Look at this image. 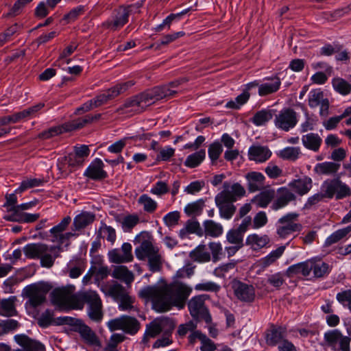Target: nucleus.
I'll return each mask as SVG.
<instances>
[{
    "instance_id": "obj_1",
    "label": "nucleus",
    "mask_w": 351,
    "mask_h": 351,
    "mask_svg": "<svg viewBox=\"0 0 351 351\" xmlns=\"http://www.w3.org/2000/svg\"><path fill=\"white\" fill-rule=\"evenodd\" d=\"M71 221L69 216L64 217L56 226L50 229L49 232H39L38 237L54 243L47 245L43 243H32L25 245L23 251L25 256L32 260H40V263H53L60 257L64 251L63 245H69L70 239L75 234L64 232Z\"/></svg>"
},
{
    "instance_id": "obj_2",
    "label": "nucleus",
    "mask_w": 351,
    "mask_h": 351,
    "mask_svg": "<svg viewBox=\"0 0 351 351\" xmlns=\"http://www.w3.org/2000/svg\"><path fill=\"white\" fill-rule=\"evenodd\" d=\"M191 292V287L174 281L161 286H147L139 291L138 295L141 298L151 300L153 308L156 312L164 313L173 306L183 308Z\"/></svg>"
},
{
    "instance_id": "obj_3",
    "label": "nucleus",
    "mask_w": 351,
    "mask_h": 351,
    "mask_svg": "<svg viewBox=\"0 0 351 351\" xmlns=\"http://www.w3.org/2000/svg\"><path fill=\"white\" fill-rule=\"evenodd\" d=\"M176 94V90H171L166 86H156L127 99L124 104L116 110V112L128 117L139 114L157 101L172 97Z\"/></svg>"
},
{
    "instance_id": "obj_4",
    "label": "nucleus",
    "mask_w": 351,
    "mask_h": 351,
    "mask_svg": "<svg viewBox=\"0 0 351 351\" xmlns=\"http://www.w3.org/2000/svg\"><path fill=\"white\" fill-rule=\"evenodd\" d=\"M223 190L215 196V202L219 208L220 217L230 219L236 211V206L233 202L244 196L245 190L239 183L230 185L228 182L223 183Z\"/></svg>"
},
{
    "instance_id": "obj_5",
    "label": "nucleus",
    "mask_w": 351,
    "mask_h": 351,
    "mask_svg": "<svg viewBox=\"0 0 351 351\" xmlns=\"http://www.w3.org/2000/svg\"><path fill=\"white\" fill-rule=\"evenodd\" d=\"M350 187L342 182L339 178L328 179L321 186V192L309 197L304 204V208L309 209L322 202L324 199H332L335 195L341 199L350 195Z\"/></svg>"
},
{
    "instance_id": "obj_6",
    "label": "nucleus",
    "mask_w": 351,
    "mask_h": 351,
    "mask_svg": "<svg viewBox=\"0 0 351 351\" xmlns=\"http://www.w3.org/2000/svg\"><path fill=\"white\" fill-rule=\"evenodd\" d=\"M152 237L146 231L137 234L134 240V245H137L134 250L136 258L140 261H148V263H162L164 260L158 246L152 242Z\"/></svg>"
},
{
    "instance_id": "obj_7",
    "label": "nucleus",
    "mask_w": 351,
    "mask_h": 351,
    "mask_svg": "<svg viewBox=\"0 0 351 351\" xmlns=\"http://www.w3.org/2000/svg\"><path fill=\"white\" fill-rule=\"evenodd\" d=\"M53 325H69L72 326V330L78 332L81 337L90 345H99V341L96 334L91 330V328L86 325L80 319H75L69 316L58 317L54 318Z\"/></svg>"
},
{
    "instance_id": "obj_8",
    "label": "nucleus",
    "mask_w": 351,
    "mask_h": 351,
    "mask_svg": "<svg viewBox=\"0 0 351 351\" xmlns=\"http://www.w3.org/2000/svg\"><path fill=\"white\" fill-rule=\"evenodd\" d=\"M102 114H87L84 117H80L69 122H66L61 125L54 126L49 128L41 134V137L45 139L51 138L65 132H71L75 130L80 129L88 123H92L101 119Z\"/></svg>"
},
{
    "instance_id": "obj_9",
    "label": "nucleus",
    "mask_w": 351,
    "mask_h": 351,
    "mask_svg": "<svg viewBox=\"0 0 351 351\" xmlns=\"http://www.w3.org/2000/svg\"><path fill=\"white\" fill-rule=\"evenodd\" d=\"M208 298V295L202 294L193 297L189 301L188 308L190 315L196 322L204 321L206 324H211L212 316L205 305V301Z\"/></svg>"
},
{
    "instance_id": "obj_10",
    "label": "nucleus",
    "mask_w": 351,
    "mask_h": 351,
    "mask_svg": "<svg viewBox=\"0 0 351 351\" xmlns=\"http://www.w3.org/2000/svg\"><path fill=\"white\" fill-rule=\"evenodd\" d=\"M299 215L289 213L280 217L276 223V232L280 239H287L296 232H300L302 226L298 223Z\"/></svg>"
},
{
    "instance_id": "obj_11",
    "label": "nucleus",
    "mask_w": 351,
    "mask_h": 351,
    "mask_svg": "<svg viewBox=\"0 0 351 351\" xmlns=\"http://www.w3.org/2000/svg\"><path fill=\"white\" fill-rule=\"evenodd\" d=\"M132 8V5L120 6L113 12L109 19L101 24L102 27L112 32L120 29L128 22Z\"/></svg>"
},
{
    "instance_id": "obj_12",
    "label": "nucleus",
    "mask_w": 351,
    "mask_h": 351,
    "mask_svg": "<svg viewBox=\"0 0 351 351\" xmlns=\"http://www.w3.org/2000/svg\"><path fill=\"white\" fill-rule=\"evenodd\" d=\"M134 84L135 82L132 80L120 83L97 95L93 99L95 107H99L114 99L119 95L124 93L127 90L134 85Z\"/></svg>"
},
{
    "instance_id": "obj_13",
    "label": "nucleus",
    "mask_w": 351,
    "mask_h": 351,
    "mask_svg": "<svg viewBox=\"0 0 351 351\" xmlns=\"http://www.w3.org/2000/svg\"><path fill=\"white\" fill-rule=\"evenodd\" d=\"M109 261L112 263H125L133 261L132 246L125 242L120 248H114L108 253Z\"/></svg>"
},
{
    "instance_id": "obj_14",
    "label": "nucleus",
    "mask_w": 351,
    "mask_h": 351,
    "mask_svg": "<svg viewBox=\"0 0 351 351\" xmlns=\"http://www.w3.org/2000/svg\"><path fill=\"white\" fill-rule=\"evenodd\" d=\"M296 112L291 108H285L276 115L274 123L277 128L288 132L297 124Z\"/></svg>"
},
{
    "instance_id": "obj_15",
    "label": "nucleus",
    "mask_w": 351,
    "mask_h": 351,
    "mask_svg": "<svg viewBox=\"0 0 351 351\" xmlns=\"http://www.w3.org/2000/svg\"><path fill=\"white\" fill-rule=\"evenodd\" d=\"M329 101L324 98L323 91L320 89H313L308 94V106L311 108L320 106L319 115L326 117L329 113Z\"/></svg>"
},
{
    "instance_id": "obj_16",
    "label": "nucleus",
    "mask_w": 351,
    "mask_h": 351,
    "mask_svg": "<svg viewBox=\"0 0 351 351\" xmlns=\"http://www.w3.org/2000/svg\"><path fill=\"white\" fill-rule=\"evenodd\" d=\"M232 288L238 300L245 302H252L255 299V289L252 285H247L240 280L232 282Z\"/></svg>"
},
{
    "instance_id": "obj_17",
    "label": "nucleus",
    "mask_w": 351,
    "mask_h": 351,
    "mask_svg": "<svg viewBox=\"0 0 351 351\" xmlns=\"http://www.w3.org/2000/svg\"><path fill=\"white\" fill-rule=\"evenodd\" d=\"M286 335V327L271 324L265 331V342L267 346L274 347L285 338Z\"/></svg>"
},
{
    "instance_id": "obj_18",
    "label": "nucleus",
    "mask_w": 351,
    "mask_h": 351,
    "mask_svg": "<svg viewBox=\"0 0 351 351\" xmlns=\"http://www.w3.org/2000/svg\"><path fill=\"white\" fill-rule=\"evenodd\" d=\"M265 82L258 86V93L261 97H265L278 92L281 86V80L275 75L265 78Z\"/></svg>"
},
{
    "instance_id": "obj_19",
    "label": "nucleus",
    "mask_w": 351,
    "mask_h": 351,
    "mask_svg": "<svg viewBox=\"0 0 351 351\" xmlns=\"http://www.w3.org/2000/svg\"><path fill=\"white\" fill-rule=\"evenodd\" d=\"M104 165L99 158L95 159L86 169L84 175L93 180H101L108 177V173L104 170Z\"/></svg>"
},
{
    "instance_id": "obj_20",
    "label": "nucleus",
    "mask_w": 351,
    "mask_h": 351,
    "mask_svg": "<svg viewBox=\"0 0 351 351\" xmlns=\"http://www.w3.org/2000/svg\"><path fill=\"white\" fill-rule=\"evenodd\" d=\"M296 199L295 195L286 187L278 189V196L271 206L274 210H278L287 206L291 202Z\"/></svg>"
},
{
    "instance_id": "obj_21",
    "label": "nucleus",
    "mask_w": 351,
    "mask_h": 351,
    "mask_svg": "<svg viewBox=\"0 0 351 351\" xmlns=\"http://www.w3.org/2000/svg\"><path fill=\"white\" fill-rule=\"evenodd\" d=\"M14 340L25 351H46L45 346L43 343L33 339L25 334L15 335Z\"/></svg>"
},
{
    "instance_id": "obj_22",
    "label": "nucleus",
    "mask_w": 351,
    "mask_h": 351,
    "mask_svg": "<svg viewBox=\"0 0 351 351\" xmlns=\"http://www.w3.org/2000/svg\"><path fill=\"white\" fill-rule=\"evenodd\" d=\"M247 190L250 193L261 191L265 188V177L260 172L252 171L246 174Z\"/></svg>"
},
{
    "instance_id": "obj_23",
    "label": "nucleus",
    "mask_w": 351,
    "mask_h": 351,
    "mask_svg": "<svg viewBox=\"0 0 351 351\" xmlns=\"http://www.w3.org/2000/svg\"><path fill=\"white\" fill-rule=\"evenodd\" d=\"M90 154V149L87 145H82L75 147V154H69L68 157H64V160L69 166L75 167L82 165L84 158Z\"/></svg>"
},
{
    "instance_id": "obj_24",
    "label": "nucleus",
    "mask_w": 351,
    "mask_h": 351,
    "mask_svg": "<svg viewBox=\"0 0 351 351\" xmlns=\"http://www.w3.org/2000/svg\"><path fill=\"white\" fill-rule=\"evenodd\" d=\"M313 181L309 177L304 176L302 178L290 182L288 186L299 195H306L312 188Z\"/></svg>"
},
{
    "instance_id": "obj_25",
    "label": "nucleus",
    "mask_w": 351,
    "mask_h": 351,
    "mask_svg": "<svg viewBox=\"0 0 351 351\" xmlns=\"http://www.w3.org/2000/svg\"><path fill=\"white\" fill-rule=\"evenodd\" d=\"M249 158L258 162H263L268 160L271 156V151L265 146H252L248 151Z\"/></svg>"
},
{
    "instance_id": "obj_26",
    "label": "nucleus",
    "mask_w": 351,
    "mask_h": 351,
    "mask_svg": "<svg viewBox=\"0 0 351 351\" xmlns=\"http://www.w3.org/2000/svg\"><path fill=\"white\" fill-rule=\"evenodd\" d=\"M275 191L274 189H267L261 191L255 195L251 200L258 208H266L274 199Z\"/></svg>"
},
{
    "instance_id": "obj_27",
    "label": "nucleus",
    "mask_w": 351,
    "mask_h": 351,
    "mask_svg": "<svg viewBox=\"0 0 351 351\" xmlns=\"http://www.w3.org/2000/svg\"><path fill=\"white\" fill-rule=\"evenodd\" d=\"M189 234H195L199 237H202L204 234L203 229L197 220H188L184 228L179 232V236L182 239L186 238Z\"/></svg>"
},
{
    "instance_id": "obj_28",
    "label": "nucleus",
    "mask_w": 351,
    "mask_h": 351,
    "mask_svg": "<svg viewBox=\"0 0 351 351\" xmlns=\"http://www.w3.org/2000/svg\"><path fill=\"white\" fill-rule=\"evenodd\" d=\"M302 143L305 148L317 152L319 150L322 139L317 133H308L302 136Z\"/></svg>"
},
{
    "instance_id": "obj_29",
    "label": "nucleus",
    "mask_w": 351,
    "mask_h": 351,
    "mask_svg": "<svg viewBox=\"0 0 351 351\" xmlns=\"http://www.w3.org/2000/svg\"><path fill=\"white\" fill-rule=\"evenodd\" d=\"M95 219V215L90 212H82L73 220L75 230H80L91 224Z\"/></svg>"
},
{
    "instance_id": "obj_30",
    "label": "nucleus",
    "mask_w": 351,
    "mask_h": 351,
    "mask_svg": "<svg viewBox=\"0 0 351 351\" xmlns=\"http://www.w3.org/2000/svg\"><path fill=\"white\" fill-rule=\"evenodd\" d=\"M340 166L339 163L324 162L317 164L314 168V171L319 175L331 176L339 171Z\"/></svg>"
},
{
    "instance_id": "obj_31",
    "label": "nucleus",
    "mask_w": 351,
    "mask_h": 351,
    "mask_svg": "<svg viewBox=\"0 0 351 351\" xmlns=\"http://www.w3.org/2000/svg\"><path fill=\"white\" fill-rule=\"evenodd\" d=\"M189 257L193 261L208 262L211 260V255L205 245H199L189 254Z\"/></svg>"
},
{
    "instance_id": "obj_32",
    "label": "nucleus",
    "mask_w": 351,
    "mask_h": 351,
    "mask_svg": "<svg viewBox=\"0 0 351 351\" xmlns=\"http://www.w3.org/2000/svg\"><path fill=\"white\" fill-rule=\"evenodd\" d=\"M141 328L140 322L134 317L123 315V329L126 334L136 335Z\"/></svg>"
},
{
    "instance_id": "obj_33",
    "label": "nucleus",
    "mask_w": 351,
    "mask_h": 351,
    "mask_svg": "<svg viewBox=\"0 0 351 351\" xmlns=\"http://www.w3.org/2000/svg\"><path fill=\"white\" fill-rule=\"evenodd\" d=\"M15 296H10L8 299H3L0 301V315L12 317L16 314L15 308Z\"/></svg>"
},
{
    "instance_id": "obj_34",
    "label": "nucleus",
    "mask_w": 351,
    "mask_h": 351,
    "mask_svg": "<svg viewBox=\"0 0 351 351\" xmlns=\"http://www.w3.org/2000/svg\"><path fill=\"white\" fill-rule=\"evenodd\" d=\"M204 234L211 237H218L223 233V226L213 220H206L203 223Z\"/></svg>"
},
{
    "instance_id": "obj_35",
    "label": "nucleus",
    "mask_w": 351,
    "mask_h": 351,
    "mask_svg": "<svg viewBox=\"0 0 351 351\" xmlns=\"http://www.w3.org/2000/svg\"><path fill=\"white\" fill-rule=\"evenodd\" d=\"M97 237L106 239L108 242L113 245L117 239V234L115 229L112 226H108L104 223H101L97 232Z\"/></svg>"
},
{
    "instance_id": "obj_36",
    "label": "nucleus",
    "mask_w": 351,
    "mask_h": 351,
    "mask_svg": "<svg viewBox=\"0 0 351 351\" xmlns=\"http://www.w3.org/2000/svg\"><path fill=\"white\" fill-rule=\"evenodd\" d=\"M312 271V265H291L287 270L285 275L289 278L294 277L299 274L304 277L308 276Z\"/></svg>"
},
{
    "instance_id": "obj_37",
    "label": "nucleus",
    "mask_w": 351,
    "mask_h": 351,
    "mask_svg": "<svg viewBox=\"0 0 351 351\" xmlns=\"http://www.w3.org/2000/svg\"><path fill=\"white\" fill-rule=\"evenodd\" d=\"M269 243L267 235L260 236L256 234L249 235L246 239L247 245H250L254 250L262 248Z\"/></svg>"
},
{
    "instance_id": "obj_38",
    "label": "nucleus",
    "mask_w": 351,
    "mask_h": 351,
    "mask_svg": "<svg viewBox=\"0 0 351 351\" xmlns=\"http://www.w3.org/2000/svg\"><path fill=\"white\" fill-rule=\"evenodd\" d=\"M351 232V224L344 228L337 230L326 238L324 242L325 247L331 246L346 237Z\"/></svg>"
},
{
    "instance_id": "obj_39",
    "label": "nucleus",
    "mask_w": 351,
    "mask_h": 351,
    "mask_svg": "<svg viewBox=\"0 0 351 351\" xmlns=\"http://www.w3.org/2000/svg\"><path fill=\"white\" fill-rule=\"evenodd\" d=\"M272 110L269 109H263L254 114L253 117L251 119V121L255 125L261 126L265 125L272 119Z\"/></svg>"
},
{
    "instance_id": "obj_40",
    "label": "nucleus",
    "mask_w": 351,
    "mask_h": 351,
    "mask_svg": "<svg viewBox=\"0 0 351 351\" xmlns=\"http://www.w3.org/2000/svg\"><path fill=\"white\" fill-rule=\"evenodd\" d=\"M69 292L67 289L56 288L51 293V300L53 304L64 305L69 298Z\"/></svg>"
},
{
    "instance_id": "obj_41",
    "label": "nucleus",
    "mask_w": 351,
    "mask_h": 351,
    "mask_svg": "<svg viewBox=\"0 0 351 351\" xmlns=\"http://www.w3.org/2000/svg\"><path fill=\"white\" fill-rule=\"evenodd\" d=\"M206 157V152L204 149H200L187 156L184 165L190 168H195L200 165Z\"/></svg>"
},
{
    "instance_id": "obj_42",
    "label": "nucleus",
    "mask_w": 351,
    "mask_h": 351,
    "mask_svg": "<svg viewBox=\"0 0 351 351\" xmlns=\"http://www.w3.org/2000/svg\"><path fill=\"white\" fill-rule=\"evenodd\" d=\"M301 150L300 147H287L280 151L279 156L284 160L295 161L299 158Z\"/></svg>"
},
{
    "instance_id": "obj_43",
    "label": "nucleus",
    "mask_w": 351,
    "mask_h": 351,
    "mask_svg": "<svg viewBox=\"0 0 351 351\" xmlns=\"http://www.w3.org/2000/svg\"><path fill=\"white\" fill-rule=\"evenodd\" d=\"M332 84L334 89L341 95H346L351 91V84L343 78H334Z\"/></svg>"
},
{
    "instance_id": "obj_44",
    "label": "nucleus",
    "mask_w": 351,
    "mask_h": 351,
    "mask_svg": "<svg viewBox=\"0 0 351 351\" xmlns=\"http://www.w3.org/2000/svg\"><path fill=\"white\" fill-rule=\"evenodd\" d=\"M250 94L247 90L243 91L241 94L238 95L234 100H231L226 104L227 108L239 109L241 106L244 105L249 100Z\"/></svg>"
},
{
    "instance_id": "obj_45",
    "label": "nucleus",
    "mask_w": 351,
    "mask_h": 351,
    "mask_svg": "<svg viewBox=\"0 0 351 351\" xmlns=\"http://www.w3.org/2000/svg\"><path fill=\"white\" fill-rule=\"evenodd\" d=\"M113 276L117 279L123 280L126 283H131L134 280L133 274L123 265L114 269Z\"/></svg>"
},
{
    "instance_id": "obj_46",
    "label": "nucleus",
    "mask_w": 351,
    "mask_h": 351,
    "mask_svg": "<svg viewBox=\"0 0 351 351\" xmlns=\"http://www.w3.org/2000/svg\"><path fill=\"white\" fill-rule=\"evenodd\" d=\"M342 337V333L337 329L328 330L324 335L325 342L331 348H335Z\"/></svg>"
},
{
    "instance_id": "obj_47",
    "label": "nucleus",
    "mask_w": 351,
    "mask_h": 351,
    "mask_svg": "<svg viewBox=\"0 0 351 351\" xmlns=\"http://www.w3.org/2000/svg\"><path fill=\"white\" fill-rule=\"evenodd\" d=\"M138 203L143 205L145 211L152 213L157 208V203L147 194H143L138 199Z\"/></svg>"
},
{
    "instance_id": "obj_48",
    "label": "nucleus",
    "mask_w": 351,
    "mask_h": 351,
    "mask_svg": "<svg viewBox=\"0 0 351 351\" xmlns=\"http://www.w3.org/2000/svg\"><path fill=\"white\" fill-rule=\"evenodd\" d=\"M20 326L18 321L12 319L0 322V336L13 332Z\"/></svg>"
},
{
    "instance_id": "obj_49",
    "label": "nucleus",
    "mask_w": 351,
    "mask_h": 351,
    "mask_svg": "<svg viewBox=\"0 0 351 351\" xmlns=\"http://www.w3.org/2000/svg\"><path fill=\"white\" fill-rule=\"evenodd\" d=\"M204 206V201L200 199L188 204L184 208V212L189 216L192 215H199L202 213Z\"/></svg>"
},
{
    "instance_id": "obj_50",
    "label": "nucleus",
    "mask_w": 351,
    "mask_h": 351,
    "mask_svg": "<svg viewBox=\"0 0 351 351\" xmlns=\"http://www.w3.org/2000/svg\"><path fill=\"white\" fill-rule=\"evenodd\" d=\"M226 240L231 244L243 246V234L236 229H231L227 232Z\"/></svg>"
},
{
    "instance_id": "obj_51",
    "label": "nucleus",
    "mask_w": 351,
    "mask_h": 351,
    "mask_svg": "<svg viewBox=\"0 0 351 351\" xmlns=\"http://www.w3.org/2000/svg\"><path fill=\"white\" fill-rule=\"evenodd\" d=\"M222 152L223 147L221 143L219 141H215L209 145L208 153L213 164H214L219 158Z\"/></svg>"
},
{
    "instance_id": "obj_52",
    "label": "nucleus",
    "mask_w": 351,
    "mask_h": 351,
    "mask_svg": "<svg viewBox=\"0 0 351 351\" xmlns=\"http://www.w3.org/2000/svg\"><path fill=\"white\" fill-rule=\"evenodd\" d=\"M53 313L49 309H47L43 312L37 320L38 325L43 328H47L51 325H53Z\"/></svg>"
},
{
    "instance_id": "obj_53",
    "label": "nucleus",
    "mask_w": 351,
    "mask_h": 351,
    "mask_svg": "<svg viewBox=\"0 0 351 351\" xmlns=\"http://www.w3.org/2000/svg\"><path fill=\"white\" fill-rule=\"evenodd\" d=\"M210 253L212 255L211 260L216 263L221 260L222 256L224 255L222 246L219 242H210L208 244Z\"/></svg>"
},
{
    "instance_id": "obj_54",
    "label": "nucleus",
    "mask_w": 351,
    "mask_h": 351,
    "mask_svg": "<svg viewBox=\"0 0 351 351\" xmlns=\"http://www.w3.org/2000/svg\"><path fill=\"white\" fill-rule=\"evenodd\" d=\"M44 183L43 179H38V178H31L28 180H23L20 186L15 190V193H21L25 190L33 188L35 186H39L43 185Z\"/></svg>"
},
{
    "instance_id": "obj_55",
    "label": "nucleus",
    "mask_w": 351,
    "mask_h": 351,
    "mask_svg": "<svg viewBox=\"0 0 351 351\" xmlns=\"http://www.w3.org/2000/svg\"><path fill=\"white\" fill-rule=\"evenodd\" d=\"M159 320L162 334L171 337L176 327V323L173 319L169 317H164Z\"/></svg>"
},
{
    "instance_id": "obj_56",
    "label": "nucleus",
    "mask_w": 351,
    "mask_h": 351,
    "mask_svg": "<svg viewBox=\"0 0 351 351\" xmlns=\"http://www.w3.org/2000/svg\"><path fill=\"white\" fill-rule=\"evenodd\" d=\"M197 323L195 320H190L185 324H180L178 328L177 335L181 338L185 337L188 332L197 328Z\"/></svg>"
},
{
    "instance_id": "obj_57",
    "label": "nucleus",
    "mask_w": 351,
    "mask_h": 351,
    "mask_svg": "<svg viewBox=\"0 0 351 351\" xmlns=\"http://www.w3.org/2000/svg\"><path fill=\"white\" fill-rule=\"evenodd\" d=\"M139 222V218L136 215H128L121 221L122 229L124 232H130Z\"/></svg>"
},
{
    "instance_id": "obj_58",
    "label": "nucleus",
    "mask_w": 351,
    "mask_h": 351,
    "mask_svg": "<svg viewBox=\"0 0 351 351\" xmlns=\"http://www.w3.org/2000/svg\"><path fill=\"white\" fill-rule=\"evenodd\" d=\"M81 300L84 304H88V307L101 301L97 292L92 291L82 292Z\"/></svg>"
},
{
    "instance_id": "obj_59",
    "label": "nucleus",
    "mask_w": 351,
    "mask_h": 351,
    "mask_svg": "<svg viewBox=\"0 0 351 351\" xmlns=\"http://www.w3.org/2000/svg\"><path fill=\"white\" fill-rule=\"evenodd\" d=\"M101 301L88 307L89 317L95 322H99L103 317Z\"/></svg>"
},
{
    "instance_id": "obj_60",
    "label": "nucleus",
    "mask_w": 351,
    "mask_h": 351,
    "mask_svg": "<svg viewBox=\"0 0 351 351\" xmlns=\"http://www.w3.org/2000/svg\"><path fill=\"white\" fill-rule=\"evenodd\" d=\"M29 117L27 113L26 112L25 109L20 111L16 112L12 114L6 116V118L4 119L5 122H10V123H16L21 121H24L29 119Z\"/></svg>"
},
{
    "instance_id": "obj_61",
    "label": "nucleus",
    "mask_w": 351,
    "mask_h": 351,
    "mask_svg": "<svg viewBox=\"0 0 351 351\" xmlns=\"http://www.w3.org/2000/svg\"><path fill=\"white\" fill-rule=\"evenodd\" d=\"M146 335L149 337L154 338L162 332L160 320H154L147 325Z\"/></svg>"
},
{
    "instance_id": "obj_62",
    "label": "nucleus",
    "mask_w": 351,
    "mask_h": 351,
    "mask_svg": "<svg viewBox=\"0 0 351 351\" xmlns=\"http://www.w3.org/2000/svg\"><path fill=\"white\" fill-rule=\"evenodd\" d=\"M195 289L197 291H211L217 293L220 290L221 287L220 285L213 282L209 281L197 284L195 287Z\"/></svg>"
},
{
    "instance_id": "obj_63",
    "label": "nucleus",
    "mask_w": 351,
    "mask_h": 351,
    "mask_svg": "<svg viewBox=\"0 0 351 351\" xmlns=\"http://www.w3.org/2000/svg\"><path fill=\"white\" fill-rule=\"evenodd\" d=\"M268 221L266 213L264 211H259L256 214L253 219V228L258 229L265 226Z\"/></svg>"
},
{
    "instance_id": "obj_64",
    "label": "nucleus",
    "mask_w": 351,
    "mask_h": 351,
    "mask_svg": "<svg viewBox=\"0 0 351 351\" xmlns=\"http://www.w3.org/2000/svg\"><path fill=\"white\" fill-rule=\"evenodd\" d=\"M169 191V187L167 184L163 181L157 182L151 189L150 193L158 195L161 196L167 193Z\"/></svg>"
}]
</instances>
